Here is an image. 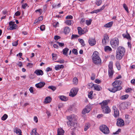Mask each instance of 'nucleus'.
Returning <instances> with one entry per match:
<instances>
[{
	"instance_id": "obj_1",
	"label": "nucleus",
	"mask_w": 135,
	"mask_h": 135,
	"mask_svg": "<svg viewBox=\"0 0 135 135\" xmlns=\"http://www.w3.org/2000/svg\"><path fill=\"white\" fill-rule=\"evenodd\" d=\"M122 81L119 80H115L112 84L113 88L108 89V90L111 92L115 93L116 91L122 89V87L120 86Z\"/></svg>"
},
{
	"instance_id": "obj_2",
	"label": "nucleus",
	"mask_w": 135,
	"mask_h": 135,
	"mask_svg": "<svg viewBox=\"0 0 135 135\" xmlns=\"http://www.w3.org/2000/svg\"><path fill=\"white\" fill-rule=\"evenodd\" d=\"M109 101L108 100H105L99 104L101 105L103 112L105 113H108L110 112V109L108 105V103Z\"/></svg>"
},
{
	"instance_id": "obj_3",
	"label": "nucleus",
	"mask_w": 135,
	"mask_h": 135,
	"mask_svg": "<svg viewBox=\"0 0 135 135\" xmlns=\"http://www.w3.org/2000/svg\"><path fill=\"white\" fill-rule=\"evenodd\" d=\"M125 52V48L121 46L119 47L117 49L116 51V57L117 59L118 60L121 59Z\"/></svg>"
},
{
	"instance_id": "obj_4",
	"label": "nucleus",
	"mask_w": 135,
	"mask_h": 135,
	"mask_svg": "<svg viewBox=\"0 0 135 135\" xmlns=\"http://www.w3.org/2000/svg\"><path fill=\"white\" fill-rule=\"evenodd\" d=\"M119 40L117 38H115L111 40L110 44L112 47L114 49H116L118 47L119 45Z\"/></svg>"
},
{
	"instance_id": "obj_5",
	"label": "nucleus",
	"mask_w": 135,
	"mask_h": 135,
	"mask_svg": "<svg viewBox=\"0 0 135 135\" xmlns=\"http://www.w3.org/2000/svg\"><path fill=\"white\" fill-rule=\"evenodd\" d=\"M100 131L105 134L109 133L110 131L108 127L105 125H102L99 127Z\"/></svg>"
},
{
	"instance_id": "obj_6",
	"label": "nucleus",
	"mask_w": 135,
	"mask_h": 135,
	"mask_svg": "<svg viewBox=\"0 0 135 135\" xmlns=\"http://www.w3.org/2000/svg\"><path fill=\"white\" fill-rule=\"evenodd\" d=\"M73 116H69L67 117V119L69 120L67 122V125L69 126H74L75 124V123L74 122V119L73 118Z\"/></svg>"
},
{
	"instance_id": "obj_7",
	"label": "nucleus",
	"mask_w": 135,
	"mask_h": 135,
	"mask_svg": "<svg viewBox=\"0 0 135 135\" xmlns=\"http://www.w3.org/2000/svg\"><path fill=\"white\" fill-rule=\"evenodd\" d=\"M78 89L76 88H73L70 90L69 93V95L71 97L75 96L77 94Z\"/></svg>"
},
{
	"instance_id": "obj_8",
	"label": "nucleus",
	"mask_w": 135,
	"mask_h": 135,
	"mask_svg": "<svg viewBox=\"0 0 135 135\" xmlns=\"http://www.w3.org/2000/svg\"><path fill=\"white\" fill-rule=\"evenodd\" d=\"M90 110V107L89 106H86L85 108L82 111V113L83 114H85L89 113Z\"/></svg>"
},
{
	"instance_id": "obj_9",
	"label": "nucleus",
	"mask_w": 135,
	"mask_h": 135,
	"mask_svg": "<svg viewBox=\"0 0 135 135\" xmlns=\"http://www.w3.org/2000/svg\"><path fill=\"white\" fill-rule=\"evenodd\" d=\"M124 124V121L122 119L119 118L117 119V124L118 126L120 127L122 126Z\"/></svg>"
},
{
	"instance_id": "obj_10",
	"label": "nucleus",
	"mask_w": 135,
	"mask_h": 135,
	"mask_svg": "<svg viewBox=\"0 0 135 135\" xmlns=\"http://www.w3.org/2000/svg\"><path fill=\"white\" fill-rule=\"evenodd\" d=\"M113 108L114 110V117L115 118L118 117L119 115V112L118 110L115 106H113Z\"/></svg>"
},
{
	"instance_id": "obj_11",
	"label": "nucleus",
	"mask_w": 135,
	"mask_h": 135,
	"mask_svg": "<svg viewBox=\"0 0 135 135\" xmlns=\"http://www.w3.org/2000/svg\"><path fill=\"white\" fill-rule=\"evenodd\" d=\"M88 41L89 44L91 46L94 45L96 43V41L95 39L93 38H90Z\"/></svg>"
},
{
	"instance_id": "obj_12",
	"label": "nucleus",
	"mask_w": 135,
	"mask_h": 135,
	"mask_svg": "<svg viewBox=\"0 0 135 135\" xmlns=\"http://www.w3.org/2000/svg\"><path fill=\"white\" fill-rule=\"evenodd\" d=\"M45 85L44 82H41L35 84V86L37 88H40L43 87Z\"/></svg>"
},
{
	"instance_id": "obj_13",
	"label": "nucleus",
	"mask_w": 135,
	"mask_h": 135,
	"mask_svg": "<svg viewBox=\"0 0 135 135\" xmlns=\"http://www.w3.org/2000/svg\"><path fill=\"white\" fill-rule=\"evenodd\" d=\"M9 25L10 26L9 29L11 30L15 29L17 26L16 24L15 23V22L12 21H11L9 23Z\"/></svg>"
},
{
	"instance_id": "obj_14",
	"label": "nucleus",
	"mask_w": 135,
	"mask_h": 135,
	"mask_svg": "<svg viewBox=\"0 0 135 135\" xmlns=\"http://www.w3.org/2000/svg\"><path fill=\"white\" fill-rule=\"evenodd\" d=\"M37 75H42L44 74L43 71L40 69H37L34 72Z\"/></svg>"
},
{
	"instance_id": "obj_15",
	"label": "nucleus",
	"mask_w": 135,
	"mask_h": 135,
	"mask_svg": "<svg viewBox=\"0 0 135 135\" xmlns=\"http://www.w3.org/2000/svg\"><path fill=\"white\" fill-rule=\"evenodd\" d=\"M98 57H99L98 56V52L97 51L94 52L92 55V60L95 61V59Z\"/></svg>"
},
{
	"instance_id": "obj_16",
	"label": "nucleus",
	"mask_w": 135,
	"mask_h": 135,
	"mask_svg": "<svg viewBox=\"0 0 135 135\" xmlns=\"http://www.w3.org/2000/svg\"><path fill=\"white\" fill-rule=\"evenodd\" d=\"M94 62L96 64H101V60L100 58V57H97L95 59V61L94 60H93Z\"/></svg>"
},
{
	"instance_id": "obj_17",
	"label": "nucleus",
	"mask_w": 135,
	"mask_h": 135,
	"mask_svg": "<svg viewBox=\"0 0 135 135\" xmlns=\"http://www.w3.org/2000/svg\"><path fill=\"white\" fill-rule=\"evenodd\" d=\"M126 34H123L122 36L124 38L127 39L128 40H131V37L129 33L127 32V31H126Z\"/></svg>"
},
{
	"instance_id": "obj_18",
	"label": "nucleus",
	"mask_w": 135,
	"mask_h": 135,
	"mask_svg": "<svg viewBox=\"0 0 135 135\" xmlns=\"http://www.w3.org/2000/svg\"><path fill=\"white\" fill-rule=\"evenodd\" d=\"M14 132H15L16 134H18L19 133L18 135H22L21 130L20 129L17 127L15 128L14 129Z\"/></svg>"
},
{
	"instance_id": "obj_19",
	"label": "nucleus",
	"mask_w": 135,
	"mask_h": 135,
	"mask_svg": "<svg viewBox=\"0 0 135 135\" xmlns=\"http://www.w3.org/2000/svg\"><path fill=\"white\" fill-rule=\"evenodd\" d=\"M64 133V131L62 128H60L58 129L57 135H63Z\"/></svg>"
},
{
	"instance_id": "obj_20",
	"label": "nucleus",
	"mask_w": 135,
	"mask_h": 135,
	"mask_svg": "<svg viewBox=\"0 0 135 135\" xmlns=\"http://www.w3.org/2000/svg\"><path fill=\"white\" fill-rule=\"evenodd\" d=\"M94 87L95 90L99 91L102 89V88L99 85L97 84H94Z\"/></svg>"
},
{
	"instance_id": "obj_21",
	"label": "nucleus",
	"mask_w": 135,
	"mask_h": 135,
	"mask_svg": "<svg viewBox=\"0 0 135 135\" xmlns=\"http://www.w3.org/2000/svg\"><path fill=\"white\" fill-rule=\"evenodd\" d=\"M78 33L80 35H81L84 33V32L83 31V29H82L81 27H78Z\"/></svg>"
},
{
	"instance_id": "obj_22",
	"label": "nucleus",
	"mask_w": 135,
	"mask_h": 135,
	"mask_svg": "<svg viewBox=\"0 0 135 135\" xmlns=\"http://www.w3.org/2000/svg\"><path fill=\"white\" fill-rule=\"evenodd\" d=\"M59 98H60L62 101H66L68 99V98L67 97L63 95L59 96Z\"/></svg>"
},
{
	"instance_id": "obj_23",
	"label": "nucleus",
	"mask_w": 135,
	"mask_h": 135,
	"mask_svg": "<svg viewBox=\"0 0 135 135\" xmlns=\"http://www.w3.org/2000/svg\"><path fill=\"white\" fill-rule=\"evenodd\" d=\"M64 32L65 34L69 33L70 31V29L68 27H65L64 28Z\"/></svg>"
},
{
	"instance_id": "obj_24",
	"label": "nucleus",
	"mask_w": 135,
	"mask_h": 135,
	"mask_svg": "<svg viewBox=\"0 0 135 135\" xmlns=\"http://www.w3.org/2000/svg\"><path fill=\"white\" fill-rule=\"evenodd\" d=\"M113 22H110L108 23L105 25L104 26V27L107 28L110 27L113 25Z\"/></svg>"
},
{
	"instance_id": "obj_25",
	"label": "nucleus",
	"mask_w": 135,
	"mask_h": 135,
	"mask_svg": "<svg viewBox=\"0 0 135 135\" xmlns=\"http://www.w3.org/2000/svg\"><path fill=\"white\" fill-rule=\"evenodd\" d=\"M69 49L67 48H66L65 49H63L62 50L63 54L66 55L67 56V52L69 51Z\"/></svg>"
},
{
	"instance_id": "obj_26",
	"label": "nucleus",
	"mask_w": 135,
	"mask_h": 135,
	"mask_svg": "<svg viewBox=\"0 0 135 135\" xmlns=\"http://www.w3.org/2000/svg\"><path fill=\"white\" fill-rule=\"evenodd\" d=\"M51 99L50 97H46L45 99V102L47 103L50 102L51 101Z\"/></svg>"
},
{
	"instance_id": "obj_27",
	"label": "nucleus",
	"mask_w": 135,
	"mask_h": 135,
	"mask_svg": "<svg viewBox=\"0 0 135 135\" xmlns=\"http://www.w3.org/2000/svg\"><path fill=\"white\" fill-rule=\"evenodd\" d=\"M105 6L104 5L102 7L99 9H98L97 10H94L95 13H97L98 12H99L103 10L105 8Z\"/></svg>"
},
{
	"instance_id": "obj_28",
	"label": "nucleus",
	"mask_w": 135,
	"mask_h": 135,
	"mask_svg": "<svg viewBox=\"0 0 135 135\" xmlns=\"http://www.w3.org/2000/svg\"><path fill=\"white\" fill-rule=\"evenodd\" d=\"M90 125L89 123H88L86 124L85 125V128H84V130L85 131H86L90 127Z\"/></svg>"
},
{
	"instance_id": "obj_29",
	"label": "nucleus",
	"mask_w": 135,
	"mask_h": 135,
	"mask_svg": "<svg viewBox=\"0 0 135 135\" xmlns=\"http://www.w3.org/2000/svg\"><path fill=\"white\" fill-rule=\"evenodd\" d=\"M104 49L105 51H109L112 50V49L108 46H107L105 47Z\"/></svg>"
},
{
	"instance_id": "obj_30",
	"label": "nucleus",
	"mask_w": 135,
	"mask_h": 135,
	"mask_svg": "<svg viewBox=\"0 0 135 135\" xmlns=\"http://www.w3.org/2000/svg\"><path fill=\"white\" fill-rule=\"evenodd\" d=\"M108 74L109 76L111 77L113 74V70L112 69H108Z\"/></svg>"
},
{
	"instance_id": "obj_31",
	"label": "nucleus",
	"mask_w": 135,
	"mask_h": 135,
	"mask_svg": "<svg viewBox=\"0 0 135 135\" xmlns=\"http://www.w3.org/2000/svg\"><path fill=\"white\" fill-rule=\"evenodd\" d=\"M115 65L117 69L118 70H120V69L121 67L119 62L117 61L115 63Z\"/></svg>"
},
{
	"instance_id": "obj_32",
	"label": "nucleus",
	"mask_w": 135,
	"mask_h": 135,
	"mask_svg": "<svg viewBox=\"0 0 135 135\" xmlns=\"http://www.w3.org/2000/svg\"><path fill=\"white\" fill-rule=\"evenodd\" d=\"M31 135H39L36 132V129H33L31 133Z\"/></svg>"
},
{
	"instance_id": "obj_33",
	"label": "nucleus",
	"mask_w": 135,
	"mask_h": 135,
	"mask_svg": "<svg viewBox=\"0 0 135 135\" xmlns=\"http://www.w3.org/2000/svg\"><path fill=\"white\" fill-rule=\"evenodd\" d=\"M113 62L112 61L109 62L108 65L109 69H113Z\"/></svg>"
},
{
	"instance_id": "obj_34",
	"label": "nucleus",
	"mask_w": 135,
	"mask_h": 135,
	"mask_svg": "<svg viewBox=\"0 0 135 135\" xmlns=\"http://www.w3.org/2000/svg\"><path fill=\"white\" fill-rule=\"evenodd\" d=\"M92 20L91 19H89V20H86V24L88 26H89L91 24Z\"/></svg>"
},
{
	"instance_id": "obj_35",
	"label": "nucleus",
	"mask_w": 135,
	"mask_h": 135,
	"mask_svg": "<svg viewBox=\"0 0 135 135\" xmlns=\"http://www.w3.org/2000/svg\"><path fill=\"white\" fill-rule=\"evenodd\" d=\"M73 84H77L78 83V79L76 77L74 78L73 79Z\"/></svg>"
},
{
	"instance_id": "obj_36",
	"label": "nucleus",
	"mask_w": 135,
	"mask_h": 135,
	"mask_svg": "<svg viewBox=\"0 0 135 135\" xmlns=\"http://www.w3.org/2000/svg\"><path fill=\"white\" fill-rule=\"evenodd\" d=\"M78 40L82 46H84L85 45L84 41L82 39L79 38L78 39Z\"/></svg>"
},
{
	"instance_id": "obj_37",
	"label": "nucleus",
	"mask_w": 135,
	"mask_h": 135,
	"mask_svg": "<svg viewBox=\"0 0 135 135\" xmlns=\"http://www.w3.org/2000/svg\"><path fill=\"white\" fill-rule=\"evenodd\" d=\"M8 117V115L6 114H5L2 117L1 119L2 120H5L7 119V118Z\"/></svg>"
},
{
	"instance_id": "obj_38",
	"label": "nucleus",
	"mask_w": 135,
	"mask_h": 135,
	"mask_svg": "<svg viewBox=\"0 0 135 135\" xmlns=\"http://www.w3.org/2000/svg\"><path fill=\"white\" fill-rule=\"evenodd\" d=\"M129 95L128 94H126L125 95H123L121 97L122 99L125 100L127 99Z\"/></svg>"
},
{
	"instance_id": "obj_39",
	"label": "nucleus",
	"mask_w": 135,
	"mask_h": 135,
	"mask_svg": "<svg viewBox=\"0 0 135 135\" xmlns=\"http://www.w3.org/2000/svg\"><path fill=\"white\" fill-rule=\"evenodd\" d=\"M102 0H97L96 3L97 5L98 6H100L102 3Z\"/></svg>"
},
{
	"instance_id": "obj_40",
	"label": "nucleus",
	"mask_w": 135,
	"mask_h": 135,
	"mask_svg": "<svg viewBox=\"0 0 135 135\" xmlns=\"http://www.w3.org/2000/svg\"><path fill=\"white\" fill-rule=\"evenodd\" d=\"M48 88L51 89L53 91H54L56 89V87L54 86H48Z\"/></svg>"
},
{
	"instance_id": "obj_41",
	"label": "nucleus",
	"mask_w": 135,
	"mask_h": 135,
	"mask_svg": "<svg viewBox=\"0 0 135 135\" xmlns=\"http://www.w3.org/2000/svg\"><path fill=\"white\" fill-rule=\"evenodd\" d=\"M59 22L57 21L54 22L52 24L53 26L55 27L58 26L59 25Z\"/></svg>"
},
{
	"instance_id": "obj_42",
	"label": "nucleus",
	"mask_w": 135,
	"mask_h": 135,
	"mask_svg": "<svg viewBox=\"0 0 135 135\" xmlns=\"http://www.w3.org/2000/svg\"><path fill=\"white\" fill-rule=\"evenodd\" d=\"M93 92V91H91L90 92L88 95V97L91 99H92V96Z\"/></svg>"
},
{
	"instance_id": "obj_43",
	"label": "nucleus",
	"mask_w": 135,
	"mask_h": 135,
	"mask_svg": "<svg viewBox=\"0 0 135 135\" xmlns=\"http://www.w3.org/2000/svg\"><path fill=\"white\" fill-rule=\"evenodd\" d=\"M123 7L124 8L125 10L127 11V12H128V7L127 5L125 4H123Z\"/></svg>"
},
{
	"instance_id": "obj_44",
	"label": "nucleus",
	"mask_w": 135,
	"mask_h": 135,
	"mask_svg": "<svg viewBox=\"0 0 135 135\" xmlns=\"http://www.w3.org/2000/svg\"><path fill=\"white\" fill-rule=\"evenodd\" d=\"M94 84H93L92 83H90L88 84V88H92L93 86L94 87Z\"/></svg>"
},
{
	"instance_id": "obj_45",
	"label": "nucleus",
	"mask_w": 135,
	"mask_h": 135,
	"mask_svg": "<svg viewBox=\"0 0 135 135\" xmlns=\"http://www.w3.org/2000/svg\"><path fill=\"white\" fill-rule=\"evenodd\" d=\"M66 23L68 25H70L71 23V20H66L65 21Z\"/></svg>"
},
{
	"instance_id": "obj_46",
	"label": "nucleus",
	"mask_w": 135,
	"mask_h": 135,
	"mask_svg": "<svg viewBox=\"0 0 135 135\" xmlns=\"http://www.w3.org/2000/svg\"><path fill=\"white\" fill-rule=\"evenodd\" d=\"M33 64L32 63H28L27 65V66L29 68H31L32 67Z\"/></svg>"
},
{
	"instance_id": "obj_47",
	"label": "nucleus",
	"mask_w": 135,
	"mask_h": 135,
	"mask_svg": "<svg viewBox=\"0 0 135 135\" xmlns=\"http://www.w3.org/2000/svg\"><path fill=\"white\" fill-rule=\"evenodd\" d=\"M52 59L53 60H55L56 59V54L54 53L52 54Z\"/></svg>"
},
{
	"instance_id": "obj_48",
	"label": "nucleus",
	"mask_w": 135,
	"mask_h": 135,
	"mask_svg": "<svg viewBox=\"0 0 135 135\" xmlns=\"http://www.w3.org/2000/svg\"><path fill=\"white\" fill-rule=\"evenodd\" d=\"M12 45L13 46H16L18 45V40L13 42L12 43Z\"/></svg>"
},
{
	"instance_id": "obj_49",
	"label": "nucleus",
	"mask_w": 135,
	"mask_h": 135,
	"mask_svg": "<svg viewBox=\"0 0 135 135\" xmlns=\"http://www.w3.org/2000/svg\"><path fill=\"white\" fill-rule=\"evenodd\" d=\"M73 52L76 55L78 54L77 50L76 49H73L72 50Z\"/></svg>"
},
{
	"instance_id": "obj_50",
	"label": "nucleus",
	"mask_w": 135,
	"mask_h": 135,
	"mask_svg": "<svg viewBox=\"0 0 135 135\" xmlns=\"http://www.w3.org/2000/svg\"><path fill=\"white\" fill-rule=\"evenodd\" d=\"M78 36L77 35H72L71 36V39H73L78 37Z\"/></svg>"
},
{
	"instance_id": "obj_51",
	"label": "nucleus",
	"mask_w": 135,
	"mask_h": 135,
	"mask_svg": "<svg viewBox=\"0 0 135 135\" xmlns=\"http://www.w3.org/2000/svg\"><path fill=\"white\" fill-rule=\"evenodd\" d=\"M40 29L42 31H44L45 29V26L44 25H42L40 27Z\"/></svg>"
},
{
	"instance_id": "obj_52",
	"label": "nucleus",
	"mask_w": 135,
	"mask_h": 135,
	"mask_svg": "<svg viewBox=\"0 0 135 135\" xmlns=\"http://www.w3.org/2000/svg\"><path fill=\"white\" fill-rule=\"evenodd\" d=\"M61 3H59V4H58L57 5H55L54 6V5H53L52 6L53 7H60L61 6Z\"/></svg>"
},
{
	"instance_id": "obj_53",
	"label": "nucleus",
	"mask_w": 135,
	"mask_h": 135,
	"mask_svg": "<svg viewBox=\"0 0 135 135\" xmlns=\"http://www.w3.org/2000/svg\"><path fill=\"white\" fill-rule=\"evenodd\" d=\"M121 130L120 129H119L118 130V131H117L116 132L113 133V134H118L120 132Z\"/></svg>"
},
{
	"instance_id": "obj_54",
	"label": "nucleus",
	"mask_w": 135,
	"mask_h": 135,
	"mask_svg": "<svg viewBox=\"0 0 135 135\" xmlns=\"http://www.w3.org/2000/svg\"><path fill=\"white\" fill-rule=\"evenodd\" d=\"M56 62H59L60 64H62L64 62V61L63 60H59L56 61Z\"/></svg>"
},
{
	"instance_id": "obj_55",
	"label": "nucleus",
	"mask_w": 135,
	"mask_h": 135,
	"mask_svg": "<svg viewBox=\"0 0 135 135\" xmlns=\"http://www.w3.org/2000/svg\"><path fill=\"white\" fill-rule=\"evenodd\" d=\"M83 30V31L84 32V33H86L88 31V30L87 29V27H85L84 28Z\"/></svg>"
},
{
	"instance_id": "obj_56",
	"label": "nucleus",
	"mask_w": 135,
	"mask_h": 135,
	"mask_svg": "<svg viewBox=\"0 0 135 135\" xmlns=\"http://www.w3.org/2000/svg\"><path fill=\"white\" fill-rule=\"evenodd\" d=\"M59 65H57L55 66V69L56 70H59L60 68Z\"/></svg>"
},
{
	"instance_id": "obj_57",
	"label": "nucleus",
	"mask_w": 135,
	"mask_h": 135,
	"mask_svg": "<svg viewBox=\"0 0 135 135\" xmlns=\"http://www.w3.org/2000/svg\"><path fill=\"white\" fill-rule=\"evenodd\" d=\"M73 18V17L71 16V15H69V16H67L66 17V19H72Z\"/></svg>"
},
{
	"instance_id": "obj_58",
	"label": "nucleus",
	"mask_w": 135,
	"mask_h": 135,
	"mask_svg": "<svg viewBox=\"0 0 135 135\" xmlns=\"http://www.w3.org/2000/svg\"><path fill=\"white\" fill-rule=\"evenodd\" d=\"M60 37L58 36H54V39L56 40H57L58 39L60 38Z\"/></svg>"
},
{
	"instance_id": "obj_59",
	"label": "nucleus",
	"mask_w": 135,
	"mask_h": 135,
	"mask_svg": "<svg viewBox=\"0 0 135 135\" xmlns=\"http://www.w3.org/2000/svg\"><path fill=\"white\" fill-rule=\"evenodd\" d=\"M57 43L59 45L60 47L63 46L64 45V43H60L58 42Z\"/></svg>"
},
{
	"instance_id": "obj_60",
	"label": "nucleus",
	"mask_w": 135,
	"mask_h": 135,
	"mask_svg": "<svg viewBox=\"0 0 135 135\" xmlns=\"http://www.w3.org/2000/svg\"><path fill=\"white\" fill-rule=\"evenodd\" d=\"M52 70V69L50 67H47L46 69V71L47 72L49 71H51Z\"/></svg>"
},
{
	"instance_id": "obj_61",
	"label": "nucleus",
	"mask_w": 135,
	"mask_h": 135,
	"mask_svg": "<svg viewBox=\"0 0 135 135\" xmlns=\"http://www.w3.org/2000/svg\"><path fill=\"white\" fill-rule=\"evenodd\" d=\"M95 83H98V84H99L101 82L100 80L98 79H96L95 80Z\"/></svg>"
},
{
	"instance_id": "obj_62",
	"label": "nucleus",
	"mask_w": 135,
	"mask_h": 135,
	"mask_svg": "<svg viewBox=\"0 0 135 135\" xmlns=\"http://www.w3.org/2000/svg\"><path fill=\"white\" fill-rule=\"evenodd\" d=\"M27 6V4L26 3L23 4L22 5V7L23 9H25Z\"/></svg>"
},
{
	"instance_id": "obj_63",
	"label": "nucleus",
	"mask_w": 135,
	"mask_h": 135,
	"mask_svg": "<svg viewBox=\"0 0 135 135\" xmlns=\"http://www.w3.org/2000/svg\"><path fill=\"white\" fill-rule=\"evenodd\" d=\"M132 90V89L131 88H128L126 90V92L127 93H128L130 92Z\"/></svg>"
},
{
	"instance_id": "obj_64",
	"label": "nucleus",
	"mask_w": 135,
	"mask_h": 135,
	"mask_svg": "<svg viewBox=\"0 0 135 135\" xmlns=\"http://www.w3.org/2000/svg\"><path fill=\"white\" fill-rule=\"evenodd\" d=\"M108 38H109V37H108V36L107 35H105V36H104L103 39L107 41V40H108Z\"/></svg>"
}]
</instances>
